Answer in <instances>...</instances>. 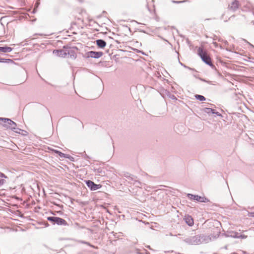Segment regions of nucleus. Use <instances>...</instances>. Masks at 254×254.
<instances>
[{
    "label": "nucleus",
    "mask_w": 254,
    "mask_h": 254,
    "mask_svg": "<svg viewBox=\"0 0 254 254\" xmlns=\"http://www.w3.org/2000/svg\"><path fill=\"white\" fill-rule=\"evenodd\" d=\"M0 124L4 127L9 128L16 132H18L17 130H20L19 129L16 127V124L10 119L6 118H0Z\"/></svg>",
    "instance_id": "f257e3e1"
},
{
    "label": "nucleus",
    "mask_w": 254,
    "mask_h": 254,
    "mask_svg": "<svg viewBox=\"0 0 254 254\" xmlns=\"http://www.w3.org/2000/svg\"><path fill=\"white\" fill-rule=\"evenodd\" d=\"M197 52L198 54L204 62H205L207 64H211V59L209 56L207 55V53L206 51H204L202 48H199Z\"/></svg>",
    "instance_id": "f03ea898"
},
{
    "label": "nucleus",
    "mask_w": 254,
    "mask_h": 254,
    "mask_svg": "<svg viewBox=\"0 0 254 254\" xmlns=\"http://www.w3.org/2000/svg\"><path fill=\"white\" fill-rule=\"evenodd\" d=\"M47 220L59 225L66 226L67 225L66 221L64 219L58 217H48Z\"/></svg>",
    "instance_id": "7ed1b4c3"
},
{
    "label": "nucleus",
    "mask_w": 254,
    "mask_h": 254,
    "mask_svg": "<svg viewBox=\"0 0 254 254\" xmlns=\"http://www.w3.org/2000/svg\"><path fill=\"white\" fill-rule=\"evenodd\" d=\"M53 54L62 58H65L69 54L68 50H57L53 51Z\"/></svg>",
    "instance_id": "20e7f679"
},
{
    "label": "nucleus",
    "mask_w": 254,
    "mask_h": 254,
    "mask_svg": "<svg viewBox=\"0 0 254 254\" xmlns=\"http://www.w3.org/2000/svg\"><path fill=\"white\" fill-rule=\"evenodd\" d=\"M188 196L190 199L194 200L199 201V202H206L208 201V199L206 198V197H201V196H198L197 195H193V194L189 193V194H188Z\"/></svg>",
    "instance_id": "39448f33"
},
{
    "label": "nucleus",
    "mask_w": 254,
    "mask_h": 254,
    "mask_svg": "<svg viewBox=\"0 0 254 254\" xmlns=\"http://www.w3.org/2000/svg\"><path fill=\"white\" fill-rule=\"evenodd\" d=\"M86 184L91 190H95L101 188V185L95 184L93 182L90 180L87 181Z\"/></svg>",
    "instance_id": "423d86ee"
},
{
    "label": "nucleus",
    "mask_w": 254,
    "mask_h": 254,
    "mask_svg": "<svg viewBox=\"0 0 254 254\" xmlns=\"http://www.w3.org/2000/svg\"><path fill=\"white\" fill-rule=\"evenodd\" d=\"M103 55L102 52H98L94 51H91L89 52V56L94 58H99L101 57Z\"/></svg>",
    "instance_id": "0eeeda50"
},
{
    "label": "nucleus",
    "mask_w": 254,
    "mask_h": 254,
    "mask_svg": "<svg viewBox=\"0 0 254 254\" xmlns=\"http://www.w3.org/2000/svg\"><path fill=\"white\" fill-rule=\"evenodd\" d=\"M203 111L205 113H207V114H210V113H212V114H216L218 116H221V114H219L218 112H215L214 111V110L211 109V108H205L203 109Z\"/></svg>",
    "instance_id": "6e6552de"
},
{
    "label": "nucleus",
    "mask_w": 254,
    "mask_h": 254,
    "mask_svg": "<svg viewBox=\"0 0 254 254\" xmlns=\"http://www.w3.org/2000/svg\"><path fill=\"white\" fill-rule=\"evenodd\" d=\"M185 220L186 222L189 226H191L193 224V220L191 216H185Z\"/></svg>",
    "instance_id": "1a4fd4ad"
},
{
    "label": "nucleus",
    "mask_w": 254,
    "mask_h": 254,
    "mask_svg": "<svg viewBox=\"0 0 254 254\" xmlns=\"http://www.w3.org/2000/svg\"><path fill=\"white\" fill-rule=\"evenodd\" d=\"M96 44L99 47L101 48H104L106 45L105 41L101 39L96 40Z\"/></svg>",
    "instance_id": "9d476101"
},
{
    "label": "nucleus",
    "mask_w": 254,
    "mask_h": 254,
    "mask_svg": "<svg viewBox=\"0 0 254 254\" xmlns=\"http://www.w3.org/2000/svg\"><path fill=\"white\" fill-rule=\"evenodd\" d=\"M12 51V48L9 47H0V52L8 53Z\"/></svg>",
    "instance_id": "9b49d317"
},
{
    "label": "nucleus",
    "mask_w": 254,
    "mask_h": 254,
    "mask_svg": "<svg viewBox=\"0 0 254 254\" xmlns=\"http://www.w3.org/2000/svg\"><path fill=\"white\" fill-rule=\"evenodd\" d=\"M230 236L234 238H246L247 237L244 235H239L238 233L232 232Z\"/></svg>",
    "instance_id": "f8f14e48"
},
{
    "label": "nucleus",
    "mask_w": 254,
    "mask_h": 254,
    "mask_svg": "<svg viewBox=\"0 0 254 254\" xmlns=\"http://www.w3.org/2000/svg\"><path fill=\"white\" fill-rule=\"evenodd\" d=\"M238 5H239L238 1L236 0L231 3L230 8L231 9H232L233 10H235L238 7Z\"/></svg>",
    "instance_id": "ddd939ff"
},
{
    "label": "nucleus",
    "mask_w": 254,
    "mask_h": 254,
    "mask_svg": "<svg viewBox=\"0 0 254 254\" xmlns=\"http://www.w3.org/2000/svg\"><path fill=\"white\" fill-rule=\"evenodd\" d=\"M195 97L196 99L200 101H204L205 100V97L203 96L200 95H196L195 96Z\"/></svg>",
    "instance_id": "4468645a"
},
{
    "label": "nucleus",
    "mask_w": 254,
    "mask_h": 254,
    "mask_svg": "<svg viewBox=\"0 0 254 254\" xmlns=\"http://www.w3.org/2000/svg\"><path fill=\"white\" fill-rule=\"evenodd\" d=\"M58 154L61 157H64V158H66V154L60 152V151H59V152H58Z\"/></svg>",
    "instance_id": "2eb2a0df"
},
{
    "label": "nucleus",
    "mask_w": 254,
    "mask_h": 254,
    "mask_svg": "<svg viewBox=\"0 0 254 254\" xmlns=\"http://www.w3.org/2000/svg\"><path fill=\"white\" fill-rule=\"evenodd\" d=\"M193 239H194L195 241L198 240V241L196 242L195 243V244H198L200 241V237L196 236L194 237Z\"/></svg>",
    "instance_id": "dca6fc26"
},
{
    "label": "nucleus",
    "mask_w": 254,
    "mask_h": 254,
    "mask_svg": "<svg viewBox=\"0 0 254 254\" xmlns=\"http://www.w3.org/2000/svg\"><path fill=\"white\" fill-rule=\"evenodd\" d=\"M133 185H135L136 187H138L139 185V183L137 181H135L133 183Z\"/></svg>",
    "instance_id": "f3484780"
},
{
    "label": "nucleus",
    "mask_w": 254,
    "mask_h": 254,
    "mask_svg": "<svg viewBox=\"0 0 254 254\" xmlns=\"http://www.w3.org/2000/svg\"><path fill=\"white\" fill-rule=\"evenodd\" d=\"M0 177H1L2 178H7V177L4 174H3L2 173H1V172H0Z\"/></svg>",
    "instance_id": "a211bd4d"
},
{
    "label": "nucleus",
    "mask_w": 254,
    "mask_h": 254,
    "mask_svg": "<svg viewBox=\"0 0 254 254\" xmlns=\"http://www.w3.org/2000/svg\"><path fill=\"white\" fill-rule=\"evenodd\" d=\"M127 180H128V183H130V184H132V183H131V181H130L131 180V181H133V179H132V178H130V177H129V178H128V177Z\"/></svg>",
    "instance_id": "6ab92c4d"
},
{
    "label": "nucleus",
    "mask_w": 254,
    "mask_h": 254,
    "mask_svg": "<svg viewBox=\"0 0 254 254\" xmlns=\"http://www.w3.org/2000/svg\"><path fill=\"white\" fill-rule=\"evenodd\" d=\"M5 182L4 180H0V186L2 185Z\"/></svg>",
    "instance_id": "aec40b11"
},
{
    "label": "nucleus",
    "mask_w": 254,
    "mask_h": 254,
    "mask_svg": "<svg viewBox=\"0 0 254 254\" xmlns=\"http://www.w3.org/2000/svg\"><path fill=\"white\" fill-rule=\"evenodd\" d=\"M53 151H54L55 153L58 154V152H59V151L58 150H54V149H53L52 150Z\"/></svg>",
    "instance_id": "412c9836"
},
{
    "label": "nucleus",
    "mask_w": 254,
    "mask_h": 254,
    "mask_svg": "<svg viewBox=\"0 0 254 254\" xmlns=\"http://www.w3.org/2000/svg\"><path fill=\"white\" fill-rule=\"evenodd\" d=\"M81 243H84V244H87V245H89V246H91V247H92L91 245H90L88 243H87V242H82Z\"/></svg>",
    "instance_id": "4be33fe9"
},
{
    "label": "nucleus",
    "mask_w": 254,
    "mask_h": 254,
    "mask_svg": "<svg viewBox=\"0 0 254 254\" xmlns=\"http://www.w3.org/2000/svg\"><path fill=\"white\" fill-rule=\"evenodd\" d=\"M250 216L252 217H254V212H252L250 214Z\"/></svg>",
    "instance_id": "5701e85b"
},
{
    "label": "nucleus",
    "mask_w": 254,
    "mask_h": 254,
    "mask_svg": "<svg viewBox=\"0 0 254 254\" xmlns=\"http://www.w3.org/2000/svg\"><path fill=\"white\" fill-rule=\"evenodd\" d=\"M77 19H78V20H79L83 21L81 17H78V18H77Z\"/></svg>",
    "instance_id": "b1692460"
}]
</instances>
